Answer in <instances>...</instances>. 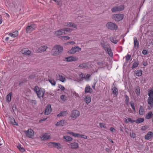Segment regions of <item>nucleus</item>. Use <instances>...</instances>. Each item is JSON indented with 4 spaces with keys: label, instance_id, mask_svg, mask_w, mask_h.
Returning <instances> with one entry per match:
<instances>
[{
    "label": "nucleus",
    "instance_id": "obj_16",
    "mask_svg": "<svg viewBox=\"0 0 153 153\" xmlns=\"http://www.w3.org/2000/svg\"><path fill=\"white\" fill-rule=\"evenodd\" d=\"M10 123L13 125H15L17 126H18V124L16 122L14 118L13 117H9Z\"/></svg>",
    "mask_w": 153,
    "mask_h": 153
},
{
    "label": "nucleus",
    "instance_id": "obj_64",
    "mask_svg": "<svg viewBox=\"0 0 153 153\" xmlns=\"http://www.w3.org/2000/svg\"><path fill=\"white\" fill-rule=\"evenodd\" d=\"M148 128V127L146 126H143L142 127L141 129L142 130L144 131L146 129H147Z\"/></svg>",
    "mask_w": 153,
    "mask_h": 153
},
{
    "label": "nucleus",
    "instance_id": "obj_43",
    "mask_svg": "<svg viewBox=\"0 0 153 153\" xmlns=\"http://www.w3.org/2000/svg\"><path fill=\"white\" fill-rule=\"evenodd\" d=\"M78 66L81 68L83 69L84 68L87 67L88 66L86 64L83 63L80 64Z\"/></svg>",
    "mask_w": 153,
    "mask_h": 153
},
{
    "label": "nucleus",
    "instance_id": "obj_28",
    "mask_svg": "<svg viewBox=\"0 0 153 153\" xmlns=\"http://www.w3.org/2000/svg\"><path fill=\"white\" fill-rule=\"evenodd\" d=\"M85 100L87 104L89 103L91 101V97L89 96H87L85 98Z\"/></svg>",
    "mask_w": 153,
    "mask_h": 153
},
{
    "label": "nucleus",
    "instance_id": "obj_39",
    "mask_svg": "<svg viewBox=\"0 0 153 153\" xmlns=\"http://www.w3.org/2000/svg\"><path fill=\"white\" fill-rule=\"evenodd\" d=\"M144 113V108L142 106H141L139 111V114L140 115H143Z\"/></svg>",
    "mask_w": 153,
    "mask_h": 153
},
{
    "label": "nucleus",
    "instance_id": "obj_15",
    "mask_svg": "<svg viewBox=\"0 0 153 153\" xmlns=\"http://www.w3.org/2000/svg\"><path fill=\"white\" fill-rule=\"evenodd\" d=\"M71 149H77L79 147V145L78 143L74 142L71 144Z\"/></svg>",
    "mask_w": 153,
    "mask_h": 153
},
{
    "label": "nucleus",
    "instance_id": "obj_56",
    "mask_svg": "<svg viewBox=\"0 0 153 153\" xmlns=\"http://www.w3.org/2000/svg\"><path fill=\"white\" fill-rule=\"evenodd\" d=\"M53 142H50L48 143V146L50 147H53Z\"/></svg>",
    "mask_w": 153,
    "mask_h": 153
},
{
    "label": "nucleus",
    "instance_id": "obj_36",
    "mask_svg": "<svg viewBox=\"0 0 153 153\" xmlns=\"http://www.w3.org/2000/svg\"><path fill=\"white\" fill-rule=\"evenodd\" d=\"M90 89V86L87 85H86L85 89V93H90V91H89Z\"/></svg>",
    "mask_w": 153,
    "mask_h": 153
},
{
    "label": "nucleus",
    "instance_id": "obj_8",
    "mask_svg": "<svg viewBox=\"0 0 153 153\" xmlns=\"http://www.w3.org/2000/svg\"><path fill=\"white\" fill-rule=\"evenodd\" d=\"M147 102L149 105L148 109L149 110H150L153 107V97L148 98Z\"/></svg>",
    "mask_w": 153,
    "mask_h": 153
},
{
    "label": "nucleus",
    "instance_id": "obj_25",
    "mask_svg": "<svg viewBox=\"0 0 153 153\" xmlns=\"http://www.w3.org/2000/svg\"><path fill=\"white\" fill-rule=\"evenodd\" d=\"M48 81L53 86H55L56 85V82L54 79L50 77L48 79Z\"/></svg>",
    "mask_w": 153,
    "mask_h": 153
},
{
    "label": "nucleus",
    "instance_id": "obj_48",
    "mask_svg": "<svg viewBox=\"0 0 153 153\" xmlns=\"http://www.w3.org/2000/svg\"><path fill=\"white\" fill-rule=\"evenodd\" d=\"M74 48H75V52H79L81 50V48L79 47L78 46H75L74 47Z\"/></svg>",
    "mask_w": 153,
    "mask_h": 153
},
{
    "label": "nucleus",
    "instance_id": "obj_38",
    "mask_svg": "<svg viewBox=\"0 0 153 153\" xmlns=\"http://www.w3.org/2000/svg\"><path fill=\"white\" fill-rule=\"evenodd\" d=\"M67 114V112L66 111H61L57 115V116L59 117L64 116L65 115H66Z\"/></svg>",
    "mask_w": 153,
    "mask_h": 153
},
{
    "label": "nucleus",
    "instance_id": "obj_32",
    "mask_svg": "<svg viewBox=\"0 0 153 153\" xmlns=\"http://www.w3.org/2000/svg\"><path fill=\"white\" fill-rule=\"evenodd\" d=\"M142 74V71L141 70H138L136 71V75L138 77L141 76Z\"/></svg>",
    "mask_w": 153,
    "mask_h": 153
},
{
    "label": "nucleus",
    "instance_id": "obj_57",
    "mask_svg": "<svg viewBox=\"0 0 153 153\" xmlns=\"http://www.w3.org/2000/svg\"><path fill=\"white\" fill-rule=\"evenodd\" d=\"M59 88L63 91L65 90V88L64 86L61 85L59 84Z\"/></svg>",
    "mask_w": 153,
    "mask_h": 153
},
{
    "label": "nucleus",
    "instance_id": "obj_27",
    "mask_svg": "<svg viewBox=\"0 0 153 153\" xmlns=\"http://www.w3.org/2000/svg\"><path fill=\"white\" fill-rule=\"evenodd\" d=\"M125 98V102L127 105H128L129 102V98L128 96L127 95H125L124 96Z\"/></svg>",
    "mask_w": 153,
    "mask_h": 153
},
{
    "label": "nucleus",
    "instance_id": "obj_41",
    "mask_svg": "<svg viewBox=\"0 0 153 153\" xmlns=\"http://www.w3.org/2000/svg\"><path fill=\"white\" fill-rule=\"evenodd\" d=\"M75 48L74 47H72L71 49L68 51V53L69 54H74L76 53L75 51Z\"/></svg>",
    "mask_w": 153,
    "mask_h": 153
},
{
    "label": "nucleus",
    "instance_id": "obj_31",
    "mask_svg": "<svg viewBox=\"0 0 153 153\" xmlns=\"http://www.w3.org/2000/svg\"><path fill=\"white\" fill-rule=\"evenodd\" d=\"M148 95L149 96L148 98L153 97V90H149L148 92Z\"/></svg>",
    "mask_w": 153,
    "mask_h": 153
},
{
    "label": "nucleus",
    "instance_id": "obj_58",
    "mask_svg": "<svg viewBox=\"0 0 153 153\" xmlns=\"http://www.w3.org/2000/svg\"><path fill=\"white\" fill-rule=\"evenodd\" d=\"M12 109L13 112H14V111H16L17 110V108L15 104L13 105L12 106Z\"/></svg>",
    "mask_w": 153,
    "mask_h": 153
},
{
    "label": "nucleus",
    "instance_id": "obj_17",
    "mask_svg": "<svg viewBox=\"0 0 153 153\" xmlns=\"http://www.w3.org/2000/svg\"><path fill=\"white\" fill-rule=\"evenodd\" d=\"M12 94L13 93L12 92H10L7 95L6 97V101L8 102H10Z\"/></svg>",
    "mask_w": 153,
    "mask_h": 153
},
{
    "label": "nucleus",
    "instance_id": "obj_52",
    "mask_svg": "<svg viewBox=\"0 0 153 153\" xmlns=\"http://www.w3.org/2000/svg\"><path fill=\"white\" fill-rule=\"evenodd\" d=\"M130 104L131 105V106L132 108L133 109L134 111H135V108L134 107V104L133 102H130Z\"/></svg>",
    "mask_w": 153,
    "mask_h": 153
},
{
    "label": "nucleus",
    "instance_id": "obj_20",
    "mask_svg": "<svg viewBox=\"0 0 153 153\" xmlns=\"http://www.w3.org/2000/svg\"><path fill=\"white\" fill-rule=\"evenodd\" d=\"M153 116V114L151 111L149 112L146 115L145 118L147 119H149L151 118Z\"/></svg>",
    "mask_w": 153,
    "mask_h": 153
},
{
    "label": "nucleus",
    "instance_id": "obj_1",
    "mask_svg": "<svg viewBox=\"0 0 153 153\" xmlns=\"http://www.w3.org/2000/svg\"><path fill=\"white\" fill-rule=\"evenodd\" d=\"M34 91L36 93L38 98L41 99V97L43 98L45 90V89L42 88H39L38 86H35L33 88Z\"/></svg>",
    "mask_w": 153,
    "mask_h": 153
},
{
    "label": "nucleus",
    "instance_id": "obj_10",
    "mask_svg": "<svg viewBox=\"0 0 153 153\" xmlns=\"http://www.w3.org/2000/svg\"><path fill=\"white\" fill-rule=\"evenodd\" d=\"M51 111V105H48L46 107L45 114L46 115H48Z\"/></svg>",
    "mask_w": 153,
    "mask_h": 153
},
{
    "label": "nucleus",
    "instance_id": "obj_30",
    "mask_svg": "<svg viewBox=\"0 0 153 153\" xmlns=\"http://www.w3.org/2000/svg\"><path fill=\"white\" fill-rule=\"evenodd\" d=\"M25 134H34L33 130L31 128H29L27 131H24Z\"/></svg>",
    "mask_w": 153,
    "mask_h": 153
},
{
    "label": "nucleus",
    "instance_id": "obj_21",
    "mask_svg": "<svg viewBox=\"0 0 153 153\" xmlns=\"http://www.w3.org/2000/svg\"><path fill=\"white\" fill-rule=\"evenodd\" d=\"M67 23L68 26L74 27L76 29L77 28V25L74 23L71 22H68Z\"/></svg>",
    "mask_w": 153,
    "mask_h": 153
},
{
    "label": "nucleus",
    "instance_id": "obj_40",
    "mask_svg": "<svg viewBox=\"0 0 153 153\" xmlns=\"http://www.w3.org/2000/svg\"><path fill=\"white\" fill-rule=\"evenodd\" d=\"M106 51V52L107 53H108L110 56L111 57V56H113V53H112V52L111 49L110 48L108 49V50H107Z\"/></svg>",
    "mask_w": 153,
    "mask_h": 153
},
{
    "label": "nucleus",
    "instance_id": "obj_7",
    "mask_svg": "<svg viewBox=\"0 0 153 153\" xmlns=\"http://www.w3.org/2000/svg\"><path fill=\"white\" fill-rule=\"evenodd\" d=\"M124 9L123 5H121L119 6L115 7L111 9L112 13H115L117 11H120L123 10Z\"/></svg>",
    "mask_w": 153,
    "mask_h": 153
},
{
    "label": "nucleus",
    "instance_id": "obj_46",
    "mask_svg": "<svg viewBox=\"0 0 153 153\" xmlns=\"http://www.w3.org/2000/svg\"><path fill=\"white\" fill-rule=\"evenodd\" d=\"M135 92L137 96H138L140 95V91L139 87H138V88L136 89L135 90Z\"/></svg>",
    "mask_w": 153,
    "mask_h": 153
},
{
    "label": "nucleus",
    "instance_id": "obj_44",
    "mask_svg": "<svg viewBox=\"0 0 153 153\" xmlns=\"http://www.w3.org/2000/svg\"><path fill=\"white\" fill-rule=\"evenodd\" d=\"M36 76V75L35 74L33 73L31 74L28 76V78L32 79H34Z\"/></svg>",
    "mask_w": 153,
    "mask_h": 153
},
{
    "label": "nucleus",
    "instance_id": "obj_18",
    "mask_svg": "<svg viewBox=\"0 0 153 153\" xmlns=\"http://www.w3.org/2000/svg\"><path fill=\"white\" fill-rule=\"evenodd\" d=\"M102 46L104 48V50L106 51L110 48V46L107 43H101Z\"/></svg>",
    "mask_w": 153,
    "mask_h": 153
},
{
    "label": "nucleus",
    "instance_id": "obj_53",
    "mask_svg": "<svg viewBox=\"0 0 153 153\" xmlns=\"http://www.w3.org/2000/svg\"><path fill=\"white\" fill-rule=\"evenodd\" d=\"M26 136L27 137L30 138H33L34 137V134H25Z\"/></svg>",
    "mask_w": 153,
    "mask_h": 153
},
{
    "label": "nucleus",
    "instance_id": "obj_3",
    "mask_svg": "<svg viewBox=\"0 0 153 153\" xmlns=\"http://www.w3.org/2000/svg\"><path fill=\"white\" fill-rule=\"evenodd\" d=\"M124 17V15L120 13L114 14L112 16V18L116 22L122 20Z\"/></svg>",
    "mask_w": 153,
    "mask_h": 153
},
{
    "label": "nucleus",
    "instance_id": "obj_2",
    "mask_svg": "<svg viewBox=\"0 0 153 153\" xmlns=\"http://www.w3.org/2000/svg\"><path fill=\"white\" fill-rule=\"evenodd\" d=\"M63 50V47L59 45H56L52 48L51 53L53 56H57L61 53Z\"/></svg>",
    "mask_w": 153,
    "mask_h": 153
},
{
    "label": "nucleus",
    "instance_id": "obj_54",
    "mask_svg": "<svg viewBox=\"0 0 153 153\" xmlns=\"http://www.w3.org/2000/svg\"><path fill=\"white\" fill-rule=\"evenodd\" d=\"M131 57V55L129 54H127L126 56V59L127 61L129 60Z\"/></svg>",
    "mask_w": 153,
    "mask_h": 153
},
{
    "label": "nucleus",
    "instance_id": "obj_6",
    "mask_svg": "<svg viewBox=\"0 0 153 153\" xmlns=\"http://www.w3.org/2000/svg\"><path fill=\"white\" fill-rule=\"evenodd\" d=\"M80 115L79 112L77 110L72 111L70 114L71 117L73 120H74L78 117Z\"/></svg>",
    "mask_w": 153,
    "mask_h": 153
},
{
    "label": "nucleus",
    "instance_id": "obj_23",
    "mask_svg": "<svg viewBox=\"0 0 153 153\" xmlns=\"http://www.w3.org/2000/svg\"><path fill=\"white\" fill-rule=\"evenodd\" d=\"M63 30L62 29H60L59 30L56 31L55 34L57 36H59L62 35L63 33Z\"/></svg>",
    "mask_w": 153,
    "mask_h": 153
},
{
    "label": "nucleus",
    "instance_id": "obj_4",
    "mask_svg": "<svg viewBox=\"0 0 153 153\" xmlns=\"http://www.w3.org/2000/svg\"><path fill=\"white\" fill-rule=\"evenodd\" d=\"M106 27L108 29L112 30H116L117 29L118 27L117 25L111 22H108L106 25Z\"/></svg>",
    "mask_w": 153,
    "mask_h": 153
},
{
    "label": "nucleus",
    "instance_id": "obj_37",
    "mask_svg": "<svg viewBox=\"0 0 153 153\" xmlns=\"http://www.w3.org/2000/svg\"><path fill=\"white\" fill-rule=\"evenodd\" d=\"M139 64V63L138 62H137L136 61H135L134 62V63L133 64V65L131 67V68L132 69H133L134 68H135L137 67Z\"/></svg>",
    "mask_w": 153,
    "mask_h": 153
},
{
    "label": "nucleus",
    "instance_id": "obj_35",
    "mask_svg": "<svg viewBox=\"0 0 153 153\" xmlns=\"http://www.w3.org/2000/svg\"><path fill=\"white\" fill-rule=\"evenodd\" d=\"M17 147L19 150L22 152H23L25 151V149L23 147H22L21 145L20 144H18Z\"/></svg>",
    "mask_w": 153,
    "mask_h": 153
},
{
    "label": "nucleus",
    "instance_id": "obj_9",
    "mask_svg": "<svg viewBox=\"0 0 153 153\" xmlns=\"http://www.w3.org/2000/svg\"><path fill=\"white\" fill-rule=\"evenodd\" d=\"M65 59L67 62H70L73 61H76L78 60L77 57L73 56H68L65 58Z\"/></svg>",
    "mask_w": 153,
    "mask_h": 153
},
{
    "label": "nucleus",
    "instance_id": "obj_61",
    "mask_svg": "<svg viewBox=\"0 0 153 153\" xmlns=\"http://www.w3.org/2000/svg\"><path fill=\"white\" fill-rule=\"evenodd\" d=\"M109 130L112 133H115L116 131L115 129L112 127H111Z\"/></svg>",
    "mask_w": 153,
    "mask_h": 153
},
{
    "label": "nucleus",
    "instance_id": "obj_19",
    "mask_svg": "<svg viewBox=\"0 0 153 153\" xmlns=\"http://www.w3.org/2000/svg\"><path fill=\"white\" fill-rule=\"evenodd\" d=\"M8 35L12 37H16L18 35V31L16 30L12 33H10Z\"/></svg>",
    "mask_w": 153,
    "mask_h": 153
},
{
    "label": "nucleus",
    "instance_id": "obj_11",
    "mask_svg": "<svg viewBox=\"0 0 153 153\" xmlns=\"http://www.w3.org/2000/svg\"><path fill=\"white\" fill-rule=\"evenodd\" d=\"M67 124V122L65 120H62L57 122L56 124V126H64L66 125Z\"/></svg>",
    "mask_w": 153,
    "mask_h": 153
},
{
    "label": "nucleus",
    "instance_id": "obj_45",
    "mask_svg": "<svg viewBox=\"0 0 153 153\" xmlns=\"http://www.w3.org/2000/svg\"><path fill=\"white\" fill-rule=\"evenodd\" d=\"M64 138L67 141H71L72 140V138L70 136H64Z\"/></svg>",
    "mask_w": 153,
    "mask_h": 153
},
{
    "label": "nucleus",
    "instance_id": "obj_5",
    "mask_svg": "<svg viewBox=\"0 0 153 153\" xmlns=\"http://www.w3.org/2000/svg\"><path fill=\"white\" fill-rule=\"evenodd\" d=\"M36 27V25L34 24H33L28 25L26 28V32L27 33H30L34 30Z\"/></svg>",
    "mask_w": 153,
    "mask_h": 153
},
{
    "label": "nucleus",
    "instance_id": "obj_59",
    "mask_svg": "<svg viewBox=\"0 0 153 153\" xmlns=\"http://www.w3.org/2000/svg\"><path fill=\"white\" fill-rule=\"evenodd\" d=\"M62 39H64V40H69L70 39V37L68 36H62Z\"/></svg>",
    "mask_w": 153,
    "mask_h": 153
},
{
    "label": "nucleus",
    "instance_id": "obj_14",
    "mask_svg": "<svg viewBox=\"0 0 153 153\" xmlns=\"http://www.w3.org/2000/svg\"><path fill=\"white\" fill-rule=\"evenodd\" d=\"M134 47L135 49H137L138 48L139 46V42L137 40L136 37H134Z\"/></svg>",
    "mask_w": 153,
    "mask_h": 153
},
{
    "label": "nucleus",
    "instance_id": "obj_50",
    "mask_svg": "<svg viewBox=\"0 0 153 153\" xmlns=\"http://www.w3.org/2000/svg\"><path fill=\"white\" fill-rule=\"evenodd\" d=\"M110 41L114 44H117L118 42V41L116 40H115L113 38H111L110 39Z\"/></svg>",
    "mask_w": 153,
    "mask_h": 153
},
{
    "label": "nucleus",
    "instance_id": "obj_63",
    "mask_svg": "<svg viewBox=\"0 0 153 153\" xmlns=\"http://www.w3.org/2000/svg\"><path fill=\"white\" fill-rule=\"evenodd\" d=\"M128 121L131 123H133L134 122H135V120H133L131 118H127Z\"/></svg>",
    "mask_w": 153,
    "mask_h": 153
},
{
    "label": "nucleus",
    "instance_id": "obj_55",
    "mask_svg": "<svg viewBox=\"0 0 153 153\" xmlns=\"http://www.w3.org/2000/svg\"><path fill=\"white\" fill-rule=\"evenodd\" d=\"M149 52L146 50H143L142 51V53L144 55H146L148 54Z\"/></svg>",
    "mask_w": 153,
    "mask_h": 153
},
{
    "label": "nucleus",
    "instance_id": "obj_26",
    "mask_svg": "<svg viewBox=\"0 0 153 153\" xmlns=\"http://www.w3.org/2000/svg\"><path fill=\"white\" fill-rule=\"evenodd\" d=\"M144 118H138L135 120V122L137 124H139L142 123L144 122Z\"/></svg>",
    "mask_w": 153,
    "mask_h": 153
},
{
    "label": "nucleus",
    "instance_id": "obj_42",
    "mask_svg": "<svg viewBox=\"0 0 153 153\" xmlns=\"http://www.w3.org/2000/svg\"><path fill=\"white\" fill-rule=\"evenodd\" d=\"M153 137V134H146L145 136L146 140H149Z\"/></svg>",
    "mask_w": 153,
    "mask_h": 153
},
{
    "label": "nucleus",
    "instance_id": "obj_13",
    "mask_svg": "<svg viewBox=\"0 0 153 153\" xmlns=\"http://www.w3.org/2000/svg\"><path fill=\"white\" fill-rule=\"evenodd\" d=\"M106 125L107 124H105V123H99L100 127L101 128H103L105 131H107L109 129L107 127Z\"/></svg>",
    "mask_w": 153,
    "mask_h": 153
},
{
    "label": "nucleus",
    "instance_id": "obj_24",
    "mask_svg": "<svg viewBox=\"0 0 153 153\" xmlns=\"http://www.w3.org/2000/svg\"><path fill=\"white\" fill-rule=\"evenodd\" d=\"M112 90L114 95L117 96L118 94V91L117 88L116 87H114L112 88Z\"/></svg>",
    "mask_w": 153,
    "mask_h": 153
},
{
    "label": "nucleus",
    "instance_id": "obj_12",
    "mask_svg": "<svg viewBox=\"0 0 153 153\" xmlns=\"http://www.w3.org/2000/svg\"><path fill=\"white\" fill-rule=\"evenodd\" d=\"M21 52L25 55H29L31 53V52L28 49L24 48L21 51Z\"/></svg>",
    "mask_w": 153,
    "mask_h": 153
},
{
    "label": "nucleus",
    "instance_id": "obj_29",
    "mask_svg": "<svg viewBox=\"0 0 153 153\" xmlns=\"http://www.w3.org/2000/svg\"><path fill=\"white\" fill-rule=\"evenodd\" d=\"M75 137H80L84 139L87 138V137L85 134H72Z\"/></svg>",
    "mask_w": 153,
    "mask_h": 153
},
{
    "label": "nucleus",
    "instance_id": "obj_51",
    "mask_svg": "<svg viewBox=\"0 0 153 153\" xmlns=\"http://www.w3.org/2000/svg\"><path fill=\"white\" fill-rule=\"evenodd\" d=\"M63 29V32L64 34H65V31L69 32L70 31V30H71L69 28H65L63 29Z\"/></svg>",
    "mask_w": 153,
    "mask_h": 153
},
{
    "label": "nucleus",
    "instance_id": "obj_33",
    "mask_svg": "<svg viewBox=\"0 0 153 153\" xmlns=\"http://www.w3.org/2000/svg\"><path fill=\"white\" fill-rule=\"evenodd\" d=\"M50 136L47 135L46 134H44V135L41 137V139L42 140H45L48 139L50 137Z\"/></svg>",
    "mask_w": 153,
    "mask_h": 153
},
{
    "label": "nucleus",
    "instance_id": "obj_47",
    "mask_svg": "<svg viewBox=\"0 0 153 153\" xmlns=\"http://www.w3.org/2000/svg\"><path fill=\"white\" fill-rule=\"evenodd\" d=\"M61 99L64 101H65L66 100L67 97L65 95H62L60 96Z\"/></svg>",
    "mask_w": 153,
    "mask_h": 153
},
{
    "label": "nucleus",
    "instance_id": "obj_22",
    "mask_svg": "<svg viewBox=\"0 0 153 153\" xmlns=\"http://www.w3.org/2000/svg\"><path fill=\"white\" fill-rule=\"evenodd\" d=\"M56 76L58 77V76L59 77V80L61 81L62 82H64L65 81L66 79L65 78L62 76V75H60L59 74H56Z\"/></svg>",
    "mask_w": 153,
    "mask_h": 153
},
{
    "label": "nucleus",
    "instance_id": "obj_34",
    "mask_svg": "<svg viewBox=\"0 0 153 153\" xmlns=\"http://www.w3.org/2000/svg\"><path fill=\"white\" fill-rule=\"evenodd\" d=\"M54 1L56 2L57 5L61 7L62 5V0H53Z\"/></svg>",
    "mask_w": 153,
    "mask_h": 153
},
{
    "label": "nucleus",
    "instance_id": "obj_62",
    "mask_svg": "<svg viewBox=\"0 0 153 153\" xmlns=\"http://www.w3.org/2000/svg\"><path fill=\"white\" fill-rule=\"evenodd\" d=\"M91 75L90 74H88L85 77V79H86V80H88V79L90 78L91 77Z\"/></svg>",
    "mask_w": 153,
    "mask_h": 153
},
{
    "label": "nucleus",
    "instance_id": "obj_60",
    "mask_svg": "<svg viewBox=\"0 0 153 153\" xmlns=\"http://www.w3.org/2000/svg\"><path fill=\"white\" fill-rule=\"evenodd\" d=\"M58 144H57L56 146V148L57 149H61L62 146L60 144V143H58Z\"/></svg>",
    "mask_w": 153,
    "mask_h": 153
},
{
    "label": "nucleus",
    "instance_id": "obj_49",
    "mask_svg": "<svg viewBox=\"0 0 153 153\" xmlns=\"http://www.w3.org/2000/svg\"><path fill=\"white\" fill-rule=\"evenodd\" d=\"M26 81L25 80H23L21 81H20L19 84V85L20 87H21L22 85H23L24 83L26 82Z\"/></svg>",
    "mask_w": 153,
    "mask_h": 153
}]
</instances>
